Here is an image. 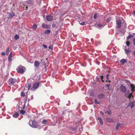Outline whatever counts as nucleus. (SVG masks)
Instances as JSON below:
<instances>
[{
  "mask_svg": "<svg viewBox=\"0 0 135 135\" xmlns=\"http://www.w3.org/2000/svg\"><path fill=\"white\" fill-rule=\"evenodd\" d=\"M133 41L134 42V44L135 45V38H134L133 39Z\"/></svg>",
  "mask_w": 135,
  "mask_h": 135,
  "instance_id": "42",
  "label": "nucleus"
},
{
  "mask_svg": "<svg viewBox=\"0 0 135 135\" xmlns=\"http://www.w3.org/2000/svg\"><path fill=\"white\" fill-rule=\"evenodd\" d=\"M133 54L134 55H135V51L133 52Z\"/></svg>",
  "mask_w": 135,
  "mask_h": 135,
  "instance_id": "48",
  "label": "nucleus"
},
{
  "mask_svg": "<svg viewBox=\"0 0 135 135\" xmlns=\"http://www.w3.org/2000/svg\"><path fill=\"white\" fill-rule=\"evenodd\" d=\"M133 36H134V35H129V36H128L127 37V40H129V39H130L131 37H133Z\"/></svg>",
  "mask_w": 135,
  "mask_h": 135,
  "instance_id": "24",
  "label": "nucleus"
},
{
  "mask_svg": "<svg viewBox=\"0 0 135 135\" xmlns=\"http://www.w3.org/2000/svg\"><path fill=\"white\" fill-rule=\"evenodd\" d=\"M25 104H24V108L25 107Z\"/></svg>",
  "mask_w": 135,
  "mask_h": 135,
  "instance_id": "50",
  "label": "nucleus"
},
{
  "mask_svg": "<svg viewBox=\"0 0 135 135\" xmlns=\"http://www.w3.org/2000/svg\"><path fill=\"white\" fill-rule=\"evenodd\" d=\"M73 130L74 131H75L76 130V128H74L73 129Z\"/></svg>",
  "mask_w": 135,
  "mask_h": 135,
  "instance_id": "46",
  "label": "nucleus"
},
{
  "mask_svg": "<svg viewBox=\"0 0 135 135\" xmlns=\"http://www.w3.org/2000/svg\"><path fill=\"white\" fill-rule=\"evenodd\" d=\"M53 18L52 16L49 15L46 17V20L48 21H51L53 20Z\"/></svg>",
  "mask_w": 135,
  "mask_h": 135,
  "instance_id": "12",
  "label": "nucleus"
},
{
  "mask_svg": "<svg viewBox=\"0 0 135 135\" xmlns=\"http://www.w3.org/2000/svg\"><path fill=\"white\" fill-rule=\"evenodd\" d=\"M37 25L36 24H34L33 25L32 28L33 29V30H35L37 28Z\"/></svg>",
  "mask_w": 135,
  "mask_h": 135,
  "instance_id": "23",
  "label": "nucleus"
},
{
  "mask_svg": "<svg viewBox=\"0 0 135 135\" xmlns=\"http://www.w3.org/2000/svg\"><path fill=\"white\" fill-rule=\"evenodd\" d=\"M126 60L124 59H123L120 60V62L122 64V65H123L126 62Z\"/></svg>",
  "mask_w": 135,
  "mask_h": 135,
  "instance_id": "18",
  "label": "nucleus"
},
{
  "mask_svg": "<svg viewBox=\"0 0 135 135\" xmlns=\"http://www.w3.org/2000/svg\"><path fill=\"white\" fill-rule=\"evenodd\" d=\"M25 111L23 110H21L20 111V113L22 114H24L25 113Z\"/></svg>",
  "mask_w": 135,
  "mask_h": 135,
  "instance_id": "30",
  "label": "nucleus"
},
{
  "mask_svg": "<svg viewBox=\"0 0 135 135\" xmlns=\"http://www.w3.org/2000/svg\"><path fill=\"white\" fill-rule=\"evenodd\" d=\"M111 20V18H109L107 19V22L108 23L110 22Z\"/></svg>",
  "mask_w": 135,
  "mask_h": 135,
  "instance_id": "35",
  "label": "nucleus"
},
{
  "mask_svg": "<svg viewBox=\"0 0 135 135\" xmlns=\"http://www.w3.org/2000/svg\"><path fill=\"white\" fill-rule=\"evenodd\" d=\"M21 95L23 97L25 96V93L24 91H22L21 93Z\"/></svg>",
  "mask_w": 135,
  "mask_h": 135,
  "instance_id": "31",
  "label": "nucleus"
},
{
  "mask_svg": "<svg viewBox=\"0 0 135 135\" xmlns=\"http://www.w3.org/2000/svg\"><path fill=\"white\" fill-rule=\"evenodd\" d=\"M50 30H46L45 32V33L47 34L50 33Z\"/></svg>",
  "mask_w": 135,
  "mask_h": 135,
  "instance_id": "26",
  "label": "nucleus"
},
{
  "mask_svg": "<svg viewBox=\"0 0 135 135\" xmlns=\"http://www.w3.org/2000/svg\"><path fill=\"white\" fill-rule=\"evenodd\" d=\"M116 22L117 26L118 27V28L120 27L121 26V21L120 19H117L116 21Z\"/></svg>",
  "mask_w": 135,
  "mask_h": 135,
  "instance_id": "8",
  "label": "nucleus"
},
{
  "mask_svg": "<svg viewBox=\"0 0 135 135\" xmlns=\"http://www.w3.org/2000/svg\"><path fill=\"white\" fill-rule=\"evenodd\" d=\"M53 48V45H50L49 46V49H52Z\"/></svg>",
  "mask_w": 135,
  "mask_h": 135,
  "instance_id": "32",
  "label": "nucleus"
},
{
  "mask_svg": "<svg viewBox=\"0 0 135 135\" xmlns=\"http://www.w3.org/2000/svg\"><path fill=\"white\" fill-rule=\"evenodd\" d=\"M97 120H99V122L101 125H102L103 124V121L101 118L100 117H98L97 118Z\"/></svg>",
  "mask_w": 135,
  "mask_h": 135,
  "instance_id": "16",
  "label": "nucleus"
},
{
  "mask_svg": "<svg viewBox=\"0 0 135 135\" xmlns=\"http://www.w3.org/2000/svg\"><path fill=\"white\" fill-rule=\"evenodd\" d=\"M42 122L44 124L43 126H44L46 125L47 123V120L45 119H43L42 121Z\"/></svg>",
  "mask_w": 135,
  "mask_h": 135,
  "instance_id": "14",
  "label": "nucleus"
},
{
  "mask_svg": "<svg viewBox=\"0 0 135 135\" xmlns=\"http://www.w3.org/2000/svg\"><path fill=\"white\" fill-rule=\"evenodd\" d=\"M95 27L101 29L103 28L104 26L102 25L101 24L99 23H97L95 25Z\"/></svg>",
  "mask_w": 135,
  "mask_h": 135,
  "instance_id": "4",
  "label": "nucleus"
},
{
  "mask_svg": "<svg viewBox=\"0 0 135 135\" xmlns=\"http://www.w3.org/2000/svg\"><path fill=\"white\" fill-rule=\"evenodd\" d=\"M15 79L11 78L8 81V83L10 85H13L15 83Z\"/></svg>",
  "mask_w": 135,
  "mask_h": 135,
  "instance_id": "7",
  "label": "nucleus"
},
{
  "mask_svg": "<svg viewBox=\"0 0 135 135\" xmlns=\"http://www.w3.org/2000/svg\"><path fill=\"white\" fill-rule=\"evenodd\" d=\"M29 125L32 127L33 128H37L39 127L37 123L35 120H30L29 123Z\"/></svg>",
  "mask_w": 135,
  "mask_h": 135,
  "instance_id": "1",
  "label": "nucleus"
},
{
  "mask_svg": "<svg viewBox=\"0 0 135 135\" xmlns=\"http://www.w3.org/2000/svg\"><path fill=\"white\" fill-rule=\"evenodd\" d=\"M26 100H25V102L26 101Z\"/></svg>",
  "mask_w": 135,
  "mask_h": 135,
  "instance_id": "51",
  "label": "nucleus"
},
{
  "mask_svg": "<svg viewBox=\"0 0 135 135\" xmlns=\"http://www.w3.org/2000/svg\"><path fill=\"white\" fill-rule=\"evenodd\" d=\"M120 91L123 93H125L126 91V88L123 85H122L120 87Z\"/></svg>",
  "mask_w": 135,
  "mask_h": 135,
  "instance_id": "9",
  "label": "nucleus"
},
{
  "mask_svg": "<svg viewBox=\"0 0 135 135\" xmlns=\"http://www.w3.org/2000/svg\"><path fill=\"white\" fill-rule=\"evenodd\" d=\"M120 125V124L117 123L116 126V129H117Z\"/></svg>",
  "mask_w": 135,
  "mask_h": 135,
  "instance_id": "29",
  "label": "nucleus"
},
{
  "mask_svg": "<svg viewBox=\"0 0 135 135\" xmlns=\"http://www.w3.org/2000/svg\"><path fill=\"white\" fill-rule=\"evenodd\" d=\"M124 50L125 51V53L127 55H128L129 53H130L131 52V51L129 50H128L126 49H125Z\"/></svg>",
  "mask_w": 135,
  "mask_h": 135,
  "instance_id": "19",
  "label": "nucleus"
},
{
  "mask_svg": "<svg viewBox=\"0 0 135 135\" xmlns=\"http://www.w3.org/2000/svg\"><path fill=\"white\" fill-rule=\"evenodd\" d=\"M14 38L16 40H17L19 38V37L18 35H15Z\"/></svg>",
  "mask_w": 135,
  "mask_h": 135,
  "instance_id": "25",
  "label": "nucleus"
},
{
  "mask_svg": "<svg viewBox=\"0 0 135 135\" xmlns=\"http://www.w3.org/2000/svg\"><path fill=\"white\" fill-rule=\"evenodd\" d=\"M100 113L102 115H103L104 114V113L103 112H100Z\"/></svg>",
  "mask_w": 135,
  "mask_h": 135,
  "instance_id": "45",
  "label": "nucleus"
},
{
  "mask_svg": "<svg viewBox=\"0 0 135 135\" xmlns=\"http://www.w3.org/2000/svg\"><path fill=\"white\" fill-rule=\"evenodd\" d=\"M109 74H107L106 75V78L107 79V80H108V76H109Z\"/></svg>",
  "mask_w": 135,
  "mask_h": 135,
  "instance_id": "40",
  "label": "nucleus"
},
{
  "mask_svg": "<svg viewBox=\"0 0 135 135\" xmlns=\"http://www.w3.org/2000/svg\"><path fill=\"white\" fill-rule=\"evenodd\" d=\"M109 85H107V86L108 87V89H109Z\"/></svg>",
  "mask_w": 135,
  "mask_h": 135,
  "instance_id": "47",
  "label": "nucleus"
},
{
  "mask_svg": "<svg viewBox=\"0 0 135 135\" xmlns=\"http://www.w3.org/2000/svg\"><path fill=\"white\" fill-rule=\"evenodd\" d=\"M108 113L109 114H110V112H108Z\"/></svg>",
  "mask_w": 135,
  "mask_h": 135,
  "instance_id": "49",
  "label": "nucleus"
},
{
  "mask_svg": "<svg viewBox=\"0 0 135 135\" xmlns=\"http://www.w3.org/2000/svg\"><path fill=\"white\" fill-rule=\"evenodd\" d=\"M126 45H127L128 46H129V45L130 44V43L129 42V41H127V42H126Z\"/></svg>",
  "mask_w": 135,
  "mask_h": 135,
  "instance_id": "37",
  "label": "nucleus"
},
{
  "mask_svg": "<svg viewBox=\"0 0 135 135\" xmlns=\"http://www.w3.org/2000/svg\"><path fill=\"white\" fill-rule=\"evenodd\" d=\"M133 103L132 102H130L129 104L128 105V107H130L131 108H132L133 107Z\"/></svg>",
  "mask_w": 135,
  "mask_h": 135,
  "instance_id": "17",
  "label": "nucleus"
},
{
  "mask_svg": "<svg viewBox=\"0 0 135 135\" xmlns=\"http://www.w3.org/2000/svg\"><path fill=\"white\" fill-rule=\"evenodd\" d=\"M42 46L45 48H46L47 47V46L46 45H43Z\"/></svg>",
  "mask_w": 135,
  "mask_h": 135,
  "instance_id": "39",
  "label": "nucleus"
},
{
  "mask_svg": "<svg viewBox=\"0 0 135 135\" xmlns=\"http://www.w3.org/2000/svg\"><path fill=\"white\" fill-rule=\"evenodd\" d=\"M107 120L109 122H113V120L110 118H108Z\"/></svg>",
  "mask_w": 135,
  "mask_h": 135,
  "instance_id": "28",
  "label": "nucleus"
},
{
  "mask_svg": "<svg viewBox=\"0 0 135 135\" xmlns=\"http://www.w3.org/2000/svg\"><path fill=\"white\" fill-rule=\"evenodd\" d=\"M80 25H84L85 24V23L84 22H83L80 23Z\"/></svg>",
  "mask_w": 135,
  "mask_h": 135,
  "instance_id": "41",
  "label": "nucleus"
},
{
  "mask_svg": "<svg viewBox=\"0 0 135 135\" xmlns=\"http://www.w3.org/2000/svg\"><path fill=\"white\" fill-rule=\"evenodd\" d=\"M133 15L134 16H135V11H134L133 13Z\"/></svg>",
  "mask_w": 135,
  "mask_h": 135,
  "instance_id": "44",
  "label": "nucleus"
},
{
  "mask_svg": "<svg viewBox=\"0 0 135 135\" xmlns=\"http://www.w3.org/2000/svg\"><path fill=\"white\" fill-rule=\"evenodd\" d=\"M19 115L17 113H16L15 114H13V117L15 118H17Z\"/></svg>",
  "mask_w": 135,
  "mask_h": 135,
  "instance_id": "21",
  "label": "nucleus"
},
{
  "mask_svg": "<svg viewBox=\"0 0 135 135\" xmlns=\"http://www.w3.org/2000/svg\"><path fill=\"white\" fill-rule=\"evenodd\" d=\"M100 78L102 80V81L103 82H104V80H103V76H100Z\"/></svg>",
  "mask_w": 135,
  "mask_h": 135,
  "instance_id": "36",
  "label": "nucleus"
},
{
  "mask_svg": "<svg viewBox=\"0 0 135 135\" xmlns=\"http://www.w3.org/2000/svg\"><path fill=\"white\" fill-rule=\"evenodd\" d=\"M125 95L127 97H128L129 99H130L131 97H132V93H130L129 91H127L125 93Z\"/></svg>",
  "mask_w": 135,
  "mask_h": 135,
  "instance_id": "10",
  "label": "nucleus"
},
{
  "mask_svg": "<svg viewBox=\"0 0 135 135\" xmlns=\"http://www.w3.org/2000/svg\"><path fill=\"white\" fill-rule=\"evenodd\" d=\"M95 103L96 104H99L98 103V100L97 99H95Z\"/></svg>",
  "mask_w": 135,
  "mask_h": 135,
  "instance_id": "34",
  "label": "nucleus"
},
{
  "mask_svg": "<svg viewBox=\"0 0 135 135\" xmlns=\"http://www.w3.org/2000/svg\"><path fill=\"white\" fill-rule=\"evenodd\" d=\"M128 82H129V83H130L129 82V81H128Z\"/></svg>",
  "mask_w": 135,
  "mask_h": 135,
  "instance_id": "52",
  "label": "nucleus"
},
{
  "mask_svg": "<svg viewBox=\"0 0 135 135\" xmlns=\"http://www.w3.org/2000/svg\"><path fill=\"white\" fill-rule=\"evenodd\" d=\"M39 64L38 62L37 61H36L34 63V65L35 67H37L39 65Z\"/></svg>",
  "mask_w": 135,
  "mask_h": 135,
  "instance_id": "20",
  "label": "nucleus"
},
{
  "mask_svg": "<svg viewBox=\"0 0 135 135\" xmlns=\"http://www.w3.org/2000/svg\"><path fill=\"white\" fill-rule=\"evenodd\" d=\"M9 47H8L6 52V54L7 55H8L9 54Z\"/></svg>",
  "mask_w": 135,
  "mask_h": 135,
  "instance_id": "27",
  "label": "nucleus"
},
{
  "mask_svg": "<svg viewBox=\"0 0 135 135\" xmlns=\"http://www.w3.org/2000/svg\"><path fill=\"white\" fill-rule=\"evenodd\" d=\"M16 70L18 73L22 74L25 71L26 69L24 67L21 65H20L17 68Z\"/></svg>",
  "mask_w": 135,
  "mask_h": 135,
  "instance_id": "2",
  "label": "nucleus"
},
{
  "mask_svg": "<svg viewBox=\"0 0 135 135\" xmlns=\"http://www.w3.org/2000/svg\"><path fill=\"white\" fill-rule=\"evenodd\" d=\"M40 85V83L38 82H36L33 84V88L31 89L32 90H35Z\"/></svg>",
  "mask_w": 135,
  "mask_h": 135,
  "instance_id": "3",
  "label": "nucleus"
},
{
  "mask_svg": "<svg viewBox=\"0 0 135 135\" xmlns=\"http://www.w3.org/2000/svg\"><path fill=\"white\" fill-rule=\"evenodd\" d=\"M42 27L44 29H50L51 27L50 25H47L45 23H42Z\"/></svg>",
  "mask_w": 135,
  "mask_h": 135,
  "instance_id": "6",
  "label": "nucleus"
},
{
  "mask_svg": "<svg viewBox=\"0 0 135 135\" xmlns=\"http://www.w3.org/2000/svg\"><path fill=\"white\" fill-rule=\"evenodd\" d=\"M26 4H27L26 6L25 5L24 7H23L24 9L27 10V6H28L29 4H31L32 3V1H27L26 2Z\"/></svg>",
  "mask_w": 135,
  "mask_h": 135,
  "instance_id": "5",
  "label": "nucleus"
},
{
  "mask_svg": "<svg viewBox=\"0 0 135 135\" xmlns=\"http://www.w3.org/2000/svg\"><path fill=\"white\" fill-rule=\"evenodd\" d=\"M1 55H5V53L4 52H2V53H1Z\"/></svg>",
  "mask_w": 135,
  "mask_h": 135,
  "instance_id": "43",
  "label": "nucleus"
},
{
  "mask_svg": "<svg viewBox=\"0 0 135 135\" xmlns=\"http://www.w3.org/2000/svg\"><path fill=\"white\" fill-rule=\"evenodd\" d=\"M8 60L9 62H10L12 60V53L11 52L8 56Z\"/></svg>",
  "mask_w": 135,
  "mask_h": 135,
  "instance_id": "13",
  "label": "nucleus"
},
{
  "mask_svg": "<svg viewBox=\"0 0 135 135\" xmlns=\"http://www.w3.org/2000/svg\"><path fill=\"white\" fill-rule=\"evenodd\" d=\"M7 15L8 16V18H11L14 16H15V14L13 12H11L10 13H7Z\"/></svg>",
  "mask_w": 135,
  "mask_h": 135,
  "instance_id": "11",
  "label": "nucleus"
},
{
  "mask_svg": "<svg viewBox=\"0 0 135 135\" xmlns=\"http://www.w3.org/2000/svg\"><path fill=\"white\" fill-rule=\"evenodd\" d=\"M31 86V84H30L28 85V89L29 90L30 89Z\"/></svg>",
  "mask_w": 135,
  "mask_h": 135,
  "instance_id": "33",
  "label": "nucleus"
},
{
  "mask_svg": "<svg viewBox=\"0 0 135 135\" xmlns=\"http://www.w3.org/2000/svg\"><path fill=\"white\" fill-rule=\"evenodd\" d=\"M130 86L131 87V91L132 92L134 90V87L132 84H131Z\"/></svg>",
  "mask_w": 135,
  "mask_h": 135,
  "instance_id": "22",
  "label": "nucleus"
},
{
  "mask_svg": "<svg viewBox=\"0 0 135 135\" xmlns=\"http://www.w3.org/2000/svg\"><path fill=\"white\" fill-rule=\"evenodd\" d=\"M97 16V13H95L94 14V18L95 19L96 18Z\"/></svg>",
  "mask_w": 135,
  "mask_h": 135,
  "instance_id": "38",
  "label": "nucleus"
},
{
  "mask_svg": "<svg viewBox=\"0 0 135 135\" xmlns=\"http://www.w3.org/2000/svg\"><path fill=\"white\" fill-rule=\"evenodd\" d=\"M104 94H101L98 95V97L99 98L102 99L104 98Z\"/></svg>",
  "mask_w": 135,
  "mask_h": 135,
  "instance_id": "15",
  "label": "nucleus"
}]
</instances>
